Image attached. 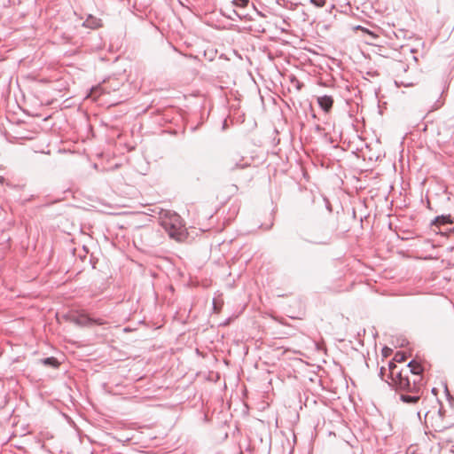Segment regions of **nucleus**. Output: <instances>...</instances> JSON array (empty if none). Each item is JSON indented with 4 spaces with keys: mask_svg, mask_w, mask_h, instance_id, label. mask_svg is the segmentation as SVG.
<instances>
[{
    "mask_svg": "<svg viewBox=\"0 0 454 454\" xmlns=\"http://www.w3.org/2000/svg\"><path fill=\"white\" fill-rule=\"evenodd\" d=\"M160 219L161 226L166 230L170 238L181 240L184 237V224L178 214L168 211L163 214Z\"/></svg>",
    "mask_w": 454,
    "mask_h": 454,
    "instance_id": "1",
    "label": "nucleus"
},
{
    "mask_svg": "<svg viewBox=\"0 0 454 454\" xmlns=\"http://www.w3.org/2000/svg\"><path fill=\"white\" fill-rule=\"evenodd\" d=\"M388 378L391 380V384L395 386L398 390H416L418 387L416 381L411 386L408 374H404V371H398L397 366L394 362L388 363Z\"/></svg>",
    "mask_w": 454,
    "mask_h": 454,
    "instance_id": "2",
    "label": "nucleus"
},
{
    "mask_svg": "<svg viewBox=\"0 0 454 454\" xmlns=\"http://www.w3.org/2000/svg\"><path fill=\"white\" fill-rule=\"evenodd\" d=\"M425 423L427 427H431L435 432H443L450 427V425L445 422L442 409L431 410L425 412Z\"/></svg>",
    "mask_w": 454,
    "mask_h": 454,
    "instance_id": "3",
    "label": "nucleus"
},
{
    "mask_svg": "<svg viewBox=\"0 0 454 454\" xmlns=\"http://www.w3.org/2000/svg\"><path fill=\"white\" fill-rule=\"evenodd\" d=\"M71 321L79 326L103 325L106 322L102 318H94L85 313H79L71 317Z\"/></svg>",
    "mask_w": 454,
    "mask_h": 454,
    "instance_id": "4",
    "label": "nucleus"
},
{
    "mask_svg": "<svg viewBox=\"0 0 454 454\" xmlns=\"http://www.w3.org/2000/svg\"><path fill=\"white\" fill-rule=\"evenodd\" d=\"M317 103L325 113H328L333 107V99L331 96L324 95L317 98Z\"/></svg>",
    "mask_w": 454,
    "mask_h": 454,
    "instance_id": "5",
    "label": "nucleus"
},
{
    "mask_svg": "<svg viewBox=\"0 0 454 454\" xmlns=\"http://www.w3.org/2000/svg\"><path fill=\"white\" fill-rule=\"evenodd\" d=\"M408 372H411V374H413L414 376H419V374H422L423 368L415 360H411L406 365V369H405V373L404 374H407Z\"/></svg>",
    "mask_w": 454,
    "mask_h": 454,
    "instance_id": "6",
    "label": "nucleus"
},
{
    "mask_svg": "<svg viewBox=\"0 0 454 454\" xmlns=\"http://www.w3.org/2000/svg\"><path fill=\"white\" fill-rule=\"evenodd\" d=\"M400 399L406 403H416L420 399V394L406 392L400 395Z\"/></svg>",
    "mask_w": 454,
    "mask_h": 454,
    "instance_id": "7",
    "label": "nucleus"
},
{
    "mask_svg": "<svg viewBox=\"0 0 454 454\" xmlns=\"http://www.w3.org/2000/svg\"><path fill=\"white\" fill-rule=\"evenodd\" d=\"M443 91H441L440 89H438L435 92H434V95L432 97L431 100H434L435 98L439 97L441 98V96L442 95ZM443 105V101H442L440 98L436 99V101L434 103V105L431 106V109L430 111H434V110H436L438 108H440Z\"/></svg>",
    "mask_w": 454,
    "mask_h": 454,
    "instance_id": "8",
    "label": "nucleus"
},
{
    "mask_svg": "<svg viewBox=\"0 0 454 454\" xmlns=\"http://www.w3.org/2000/svg\"><path fill=\"white\" fill-rule=\"evenodd\" d=\"M452 221H451V216L450 215H439V216H436L433 222L434 224H436V225H445V224H449V223H451Z\"/></svg>",
    "mask_w": 454,
    "mask_h": 454,
    "instance_id": "9",
    "label": "nucleus"
},
{
    "mask_svg": "<svg viewBox=\"0 0 454 454\" xmlns=\"http://www.w3.org/2000/svg\"><path fill=\"white\" fill-rule=\"evenodd\" d=\"M105 93V90L100 85L91 88L90 92L89 94L90 98H92L96 100L98 97Z\"/></svg>",
    "mask_w": 454,
    "mask_h": 454,
    "instance_id": "10",
    "label": "nucleus"
},
{
    "mask_svg": "<svg viewBox=\"0 0 454 454\" xmlns=\"http://www.w3.org/2000/svg\"><path fill=\"white\" fill-rule=\"evenodd\" d=\"M227 159H229V160H228V162H227L228 167L230 168V169L233 170V169H235L236 168H239V163H232V161H234V160H237V159H243V158H242V157H240V156H239V154H237V153H233V154H231V155H229Z\"/></svg>",
    "mask_w": 454,
    "mask_h": 454,
    "instance_id": "11",
    "label": "nucleus"
},
{
    "mask_svg": "<svg viewBox=\"0 0 454 454\" xmlns=\"http://www.w3.org/2000/svg\"><path fill=\"white\" fill-rule=\"evenodd\" d=\"M416 381V385H417V388L416 390L412 391V390H403L404 392H409V393H419L420 390H421V387H422V375L419 374V376H415V379L413 380V381L411 382V385L412 386L414 384V382Z\"/></svg>",
    "mask_w": 454,
    "mask_h": 454,
    "instance_id": "12",
    "label": "nucleus"
},
{
    "mask_svg": "<svg viewBox=\"0 0 454 454\" xmlns=\"http://www.w3.org/2000/svg\"><path fill=\"white\" fill-rule=\"evenodd\" d=\"M42 363H43V364H44L46 366L52 367V368H57L59 364L58 360L53 356L43 359Z\"/></svg>",
    "mask_w": 454,
    "mask_h": 454,
    "instance_id": "13",
    "label": "nucleus"
},
{
    "mask_svg": "<svg viewBox=\"0 0 454 454\" xmlns=\"http://www.w3.org/2000/svg\"><path fill=\"white\" fill-rule=\"evenodd\" d=\"M309 2L316 7H324L326 3L325 0H309Z\"/></svg>",
    "mask_w": 454,
    "mask_h": 454,
    "instance_id": "14",
    "label": "nucleus"
},
{
    "mask_svg": "<svg viewBox=\"0 0 454 454\" xmlns=\"http://www.w3.org/2000/svg\"><path fill=\"white\" fill-rule=\"evenodd\" d=\"M406 360V356L403 352H397L395 356V361L396 362H403Z\"/></svg>",
    "mask_w": 454,
    "mask_h": 454,
    "instance_id": "15",
    "label": "nucleus"
},
{
    "mask_svg": "<svg viewBox=\"0 0 454 454\" xmlns=\"http://www.w3.org/2000/svg\"><path fill=\"white\" fill-rule=\"evenodd\" d=\"M249 0H234V4L239 7H245L247 5Z\"/></svg>",
    "mask_w": 454,
    "mask_h": 454,
    "instance_id": "16",
    "label": "nucleus"
},
{
    "mask_svg": "<svg viewBox=\"0 0 454 454\" xmlns=\"http://www.w3.org/2000/svg\"><path fill=\"white\" fill-rule=\"evenodd\" d=\"M309 241L314 244H326L328 242L327 239H315Z\"/></svg>",
    "mask_w": 454,
    "mask_h": 454,
    "instance_id": "17",
    "label": "nucleus"
},
{
    "mask_svg": "<svg viewBox=\"0 0 454 454\" xmlns=\"http://www.w3.org/2000/svg\"><path fill=\"white\" fill-rule=\"evenodd\" d=\"M386 372H387V369H386L385 367H381V368H380V378H381L383 380H385V378H384V377H385V373H386ZM386 381H387V382H388L389 384H391V382H389L387 380H386Z\"/></svg>",
    "mask_w": 454,
    "mask_h": 454,
    "instance_id": "18",
    "label": "nucleus"
},
{
    "mask_svg": "<svg viewBox=\"0 0 454 454\" xmlns=\"http://www.w3.org/2000/svg\"><path fill=\"white\" fill-rule=\"evenodd\" d=\"M356 29H361L362 31H364V32H365V33H369V34H370V32H369V30H368V29L364 28V27H360V26H357Z\"/></svg>",
    "mask_w": 454,
    "mask_h": 454,
    "instance_id": "19",
    "label": "nucleus"
},
{
    "mask_svg": "<svg viewBox=\"0 0 454 454\" xmlns=\"http://www.w3.org/2000/svg\"><path fill=\"white\" fill-rule=\"evenodd\" d=\"M389 351H390V349H389V348H385L383 349L384 356H387Z\"/></svg>",
    "mask_w": 454,
    "mask_h": 454,
    "instance_id": "20",
    "label": "nucleus"
},
{
    "mask_svg": "<svg viewBox=\"0 0 454 454\" xmlns=\"http://www.w3.org/2000/svg\"><path fill=\"white\" fill-rule=\"evenodd\" d=\"M4 181V178L3 176H0V184H3Z\"/></svg>",
    "mask_w": 454,
    "mask_h": 454,
    "instance_id": "21",
    "label": "nucleus"
},
{
    "mask_svg": "<svg viewBox=\"0 0 454 454\" xmlns=\"http://www.w3.org/2000/svg\"><path fill=\"white\" fill-rule=\"evenodd\" d=\"M418 416L419 417V419L421 418V411H418Z\"/></svg>",
    "mask_w": 454,
    "mask_h": 454,
    "instance_id": "22",
    "label": "nucleus"
}]
</instances>
